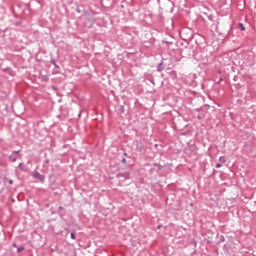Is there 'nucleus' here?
Segmentation results:
<instances>
[{"instance_id":"obj_1","label":"nucleus","mask_w":256,"mask_h":256,"mask_svg":"<svg viewBox=\"0 0 256 256\" xmlns=\"http://www.w3.org/2000/svg\"><path fill=\"white\" fill-rule=\"evenodd\" d=\"M117 177L120 181H125V180L129 179V172L120 173L117 175Z\"/></svg>"},{"instance_id":"obj_2","label":"nucleus","mask_w":256,"mask_h":256,"mask_svg":"<svg viewBox=\"0 0 256 256\" xmlns=\"http://www.w3.org/2000/svg\"><path fill=\"white\" fill-rule=\"evenodd\" d=\"M33 177H35L36 179H39V181H41V183L45 182V176L41 175V173H39V172H35L33 174Z\"/></svg>"},{"instance_id":"obj_3","label":"nucleus","mask_w":256,"mask_h":256,"mask_svg":"<svg viewBox=\"0 0 256 256\" xmlns=\"http://www.w3.org/2000/svg\"><path fill=\"white\" fill-rule=\"evenodd\" d=\"M10 161H12V163H15V161H17V156L13 153L12 155L9 156Z\"/></svg>"},{"instance_id":"obj_4","label":"nucleus","mask_w":256,"mask_h":256,"mask_svg":"<svg viewBox=\"0 0 256 256\" xmlns=\"http://www.w3.org/2000/svg\"><path fill=\"white\" fill-rule=\"evenodd\" d=\"M219 161H220V163H227V159H225V157H223V156H221L219 158Z\"/></svg>"},{"instance_id":"obj_5","label":"nucleus","mask_w":256,"mask_h":256,"mask_svg":"<svg viewBox=\"0 0 256 256\" xmlns=\"http://www.w3.org/2000/svg\"><path fill=\"white\" fill-rule=\"evenodd\" d=\"M239 28L241 29V31H245V26L242 23L239 24Z\"/></svg>"},{"instance_id":"obj_6","label":"nucleus","mask_w":256,"mask_h":256,"mask_svg":"<svg viewBox=\"0 0 256 256\" xmlns=\"http://www.w3.org/2000/svg\"><path fill=\"white\" fill-rule=\"evenodd\" d=\"M25 250V247H19L18 249H17V252L18 253H21V251H24Z\"/></svg>"},{"instance_id":"obj_7","label":"nucleus","mask_w":256,"mask_h":256,"mask_svg":"<svg viewBox=\"0 0 256 256\" xmlns=\"http://www.w3.org/2000/svg\"><path fill=\"white\" fill-rule=\"evenodd\" d=\"M221 167H223L222 164H219V163L216 164V169H221Z\"/></svg>"},{"instance_id":"obj_8","label":"nucleus","mask_w":256,"mask_h":256,"mask_svg":"<svg viewBox=\"0 0 256 256\" xmlns=\"http://www.w3.org/2000/svg\"><path fill=\"white\" fill-rule=\"evenodd\" d=\"M71 239H75V233H71Z\"/></svg>"},{"instance_id":"obj_9","label":"nucleus","mask_w":256,"mask_h":256,"mask_svg":"<svg viewBox=\"0 0 256 256\" xmlns=\"http://www.w3.org/2000/svg\"><path fill=\"white\" fill-rule=\"evenodd\" d=\"M18 167L19 169H23V163H20Z\"/></svg>"},{"instance_id":"obj_10","label":"nucleus","mask_w":256,"mask_h":256,"mask_svg":"<svg viewBox=\"0 0 256 256\" xmlns=\"http://www.w3.org/2000/svg\"><path fill=\"white\" fill-rule=\"evenodd\" d=\"M122 163H124V164L127 163V159L123 158Z\"/></svg>"},{"instance_id":"obj_11","label":"nucleus","mask_w":256,"mask_h":256,"mask_svg":"<svg viewBox=\"0 0 256 256\" xmlns=\"http://www.w3.org/2000/svg\"><path fill=\"white\" fill-rule=\"evenodd\" d=\"M158 71H163V68H161V66H159Z\"/></svg>"},{"instance_id":"obj_12","label":"nucleus","mask_w":256,"mask_h":256,"mask_svg":"<svg viewBox=\"0 0 256 256\" xmlns=\"http://www.w3.org/2000/svg\"><path fill=\"white\" fill-rule=\"evenodd\" d=\"M9 185H13V180H9Z\"/></svg>"},{"instance_id":"obj_13","label":"nucleus","mask_w":256,"mask_h":256,"mask_svg":"<svg viewBox=\"0 0 256 256\" xmlns=\"http://www.w3.org/2000/svg\"><path fill=\"white\" fill-rule=\"evenodd\" d=\"M13 153H14V154L17 153V154L19 155L20 151H19V150H18V151H14Z\"/></svg>"},{"instance_id":"obj_14","label":"nucleus","mask_w":256,"mask_h":256,"mask_svg":"<svg viewBox=\"0 0 256 256\" xmlns=\"http://www.w3.org/2000/svg\"><path fill=\"white\" fill-rule=\"evenodd\" d=\"M13 247H17V244L14 243V244H13Z\"/></svg>"},{"instance_id":"obj_15","label":"nucleus","mask_w":256,"mask_h":256,"mask_svg":"<svg viewBox=\"0 0 256 256\" xmlns=\"http://www.w3.org/2000/svg\"><path fill=\"white\" fill-rule=\"evenodd\" d=\"M45 163H49V160H46Z\"/></svg>"}]
</instances>
